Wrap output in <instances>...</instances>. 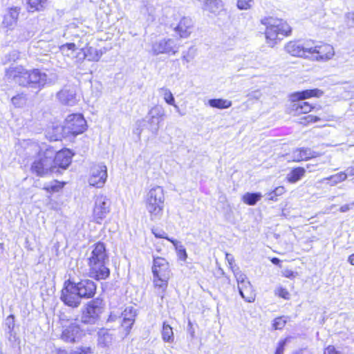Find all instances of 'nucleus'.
<instances>
[{"label":"nucleus","mask_w":354,"mask_h":354,"mask_svg":"<svg viewBox=\"0 0 354 354\" xmlns=\"http://www.w3.org/2000/svg\"><path fill=\"white\" fill-rule=\"evenodd\" d=\"M46 137L50 141L55 142L61 141L69 136L66 133V129L64 128V125H56L48 128Z\"/></svg>","instance_id":"nucleus-24"},{"label":"nucleus","mask_w":354,"mask_h":354,"mask_svg":"<svg viewBox=\"0 0 354 354\" xmlns=\"http://www.w3.org/2000/svg\"><path fill=\"white\" fill-rule=\"evenodd\" d=\"M284 50L292 57L308 59L309 46H305L298 40H291L287 42Z\"/></svg>","instance_id":"nucleus-15"},{"label":"nucleus","mask_w":354,"mask_h":354,"mask_svg":"<svg viewBox=\"0 0 354 354\" xmlns=\"http://www.w3.org/2000/svg\"><path fill=\"white\" fill-rule=\"evenodd\" d=\"M66 185V182L53 180L50 183L45 185L42 189L49 194L58 193L62 190Z\"/></svg>","instance_id":"nucleus-28"},{"label":"nucleus","mask_w":354,"mask_h":354,"mask_svg":"<svg viewBox=\"0 0 354 354\" xmlns=\"http://www.w3.org/2000/svg\"><path fill=\"white\" fill-rule=\"evenodd\" d=\"M288 321V317L284 315H280L276 317L272 321V329L273 330H283L287 322Z\"/></svg>","instance_id":"nucleus-34"},{"label":"nucleus","mask_w":354,"mask_h":354,"mask_svg":"<svg viewBox=\"0 0 354 354\" xmlns=\"http://www.w3.org/2000/svg\"><path fill=\"white\" fill-rule=\"evenodd\" d=\"M98 337L104 344L111 342L112 340V336L109 334L108 329L101 328L98 332Z\"/></svg>","instance_id":"nucleus-40"},{"label":"nucleus","mask_w":354,"mask_h":354,"mask_svg":"<svg viewBox=\"0 0 354 354\" xmlns=\"http://www.w3.org/2000/svg\"><path fill=\"white\" fill-rule=\"evenodd\" d=\"M164 98H165V100L166 101V102L168 103L169 104H171V105L174 104V98L171 92H169V91L166 92L165 93Z\"/></svg>","instance_id":"nucleus-48"},{"label":"nucleus","mask_w":354,"mask_h":354,"mask_svg":"<svg viewBox=\"0 0 354 354\" xmlns=\"http://www.w3.org/2000/svg\"><path fill=\"white\" fill-rule=\"evenodd\" d=\"M193 24L192 20L187 17H182L174 30L180 38H187L192 32Z\"/></svg>","instance_id":"nucleus-20"},{"label":"nucleus","mask_w":354,"mask_h":354,"mask_svg":"<svg viewBox=\"0 0 354 354\" xmlns=\"http://www.w3.org/2000/svg\"><path fill=\"white\" fill-rule=\"evenodd\" d=\"M276 296L285 300L290 299L291 295L288 290L284 287L279 286L274 291Z\"/></svg>","instance_id":"nucleus-38"},{"label":"nucleus","mask_w":354,"mask_h":354,"mask_svg":"<svg viewBox=\"0 0 354 354\" xmlns=\"http://www.w3.org/2000/svg\"><path fill=\"white\" fill-rule=\"evenodd\" d=\"M225 259L228 262L230 270L234 274L237 281H243V274L240 270L239 266L235 263L234 257L229 253L225 254Z\"/></svg>","instance_id":"nucleus-27"},{"label":"nucleus","mask_w":354,"mask_h":354,"mask_svg":"<svg viewBox=\"0 0 354 354\" xmlns=\"http://www.w3.org/2000/svg\"><path fill=\"white\" fill-rule=\"evenodd\" d=\"M137 316L136 310L132 306L126 307L121 313V322L118 326V333L122 337H127L131 332Z\"/></svg>","instance_id":"nucleus-11"},{"label":"nucleus","mask_w":354,"mask_h":354,"mask_svg":"<svg viewBox=\"0 0 354 354\" xmlns=\"http://www.w3.org/2000/svg\"><path fill=\"white\" fill-rule=\"evenodd\" d=\"M19 8H10L4 15L2 25L7 30H12L17 25L19 17Z\"/></svg>","instance_id":"nucleus-22"},{"label":"nucleus","mask_w":354,"mask_h":354,"mask_svg":"<svg viewBox=\"0 0 354 354\" xmlns=\"http://www.w3.org/2000/svg\"><path fill=\"white\" fill-rule=\"evenodd\" d=\"M97 286L89 279L75 281L71 279L64 281L60 290V300L71 308H77L82 299H93L97 294Z\"/></svg>","instance_id":"nucleus-1"},{"label":"nucleus","mask_w":354,"mask_h":354,"mask_svg":"<svg viewBox=\"0 0 354 354\" xmlns=\"http://www.w3.org/2000/svg\"><path fill=\"white\" fill-rule=\"evenodd\" d=\"M151 232L154 235L155 237L158 239H167L169 242H171L174 246H176L178 245V241L174 239L169 238L167 234L162 230L158 229V227H153L151 229Z\"/></svg>","instance_id":"nucleus-37"},{"label":"nucleus","mask_w":354,"mask_h":354,"mask_svg":"<svg viewBox=\"0 0 354 354\" xmlns=\"http://www.w3.org/2000/svg\"><path fill=\"white\" fill-rule=\"evenodd\" d=\"M74 153L68 148H62L55 152L52 158L54 173L60 172V169H66L71 164Z\"/></svg>","instance_id":"nucleus-12"},{"label":"nucleus","mask_w":354,"mask_h":354,"mask_svg":"<svg viewBox=\"0 0 354 354\" xmlns=\"http://www.w3.org/2000/svg\"><path fill=\"white\" fill-rule=\"evenodd\" d=\"M178 48L171 39H163L153 44L152 50L155 55L162 53L175 54Z\"/></svg>","instance_id":"nucleus-18"},{"label":"nucleus","mask_w":354,"mask_h":354,"mask_svg":"<svg viewBox=\"0 0 354 354\" xmlns=\"http://www.w3.org/2000/svg\"><path fill=\"white\" fill-rule=\"evenodd\" d=\"M350 209L349 205H344L342 206L339 209L340 212H344Z\"/></svg>","instance_id":"nucleus-53"},{"label":"nucleus","mask_w":354,"mask_h":354,"mask_svg":"<svg viewBox=\"0 0 354 354\" xmlns=\"http://www.w3.org/2000/svg\"><path fill=\"white\" fill-rule=\"evenodd\" d=\"M91 249L87 262H108L109 256L104 243L97 241L91 246Z\"/></svg>","instance_id":"nucleus-16"},{"label":"nucleus","mask_w":354,"mask_h":354,"mask_svg":"<svg viewBox=\"0 0 354 354\" xmlns=\"http://www.w3.org/2000/svg\"><path fill=\"white\" fill-rule=\"evenodd\" d=\"M306 174V169L303 167H295L291 169L286 177V180L290 183H295L300 180Z\"/></svg>","instance_id":"nucleus-25"},{"label":"nucleus","mask_w":354,"mask_h":354,"mask_svg":"<svg viewBox=\"0 0 354 354\" xmlns=\"http://www.w3.org/2000/svg\"><path fill=\"white\" fill-rule=\"evenodd\" d=\"M94 348L91 346H80L71 354H93Z\"/></svg>","instance_id":"nucleus-44"},{"label":"nucleus","mask_w":354,"mask_h":354,"mask_svg":"<svg viewBox=\"0 0 354 354\" xmlns=\"http://www.w3.org/2000/svg\"><path fill=\"white\" fill-rule=\"evenodd\" d=\"M161 334L164 342L171 343L174 341L173 328L165 322L162 324Z\"/></svg>","instance_id":"nucleus-32"},{"label":"nucleus","mask_w":354,"mask_h":354,"mask_svg":"<svg viewBox=\"0 0 354 354\" xmlns=\"http://www.w3.org/2000/svg\"><path fill=\"white\" fill-rule=\"evenodd\" d=\"M77 49V46L75 43L70 42V43H66L59 46V50L62 52V53L64 55H68L67 53H66V51L71 50L72 52H75Z\"/></svg>","instance_id":"nucleus-43"},{"label":"nucleus","mask_w":354,"mask_h":354,"mask_svg":"<svg viewBox=\"0 0 354 354\" xmlns=\"http://www.w3.org/2000/svg\"><path fill=\"white\" fill-rule=\"evenodd\" d=\"M290 339V337H287L279 340L276 347L274 354H283L285 351L286 344Z\"/></svg>","instance_id":"nucleus-42"},{"label":"nucleus","mask_w":354,"mask_h":354,"mask_svg":"<svg viewBox=\"0 0 354 354\" xmlns=\"http://www.w3.org/2000/svg\"><path fill=\"white\" fill-rule=\"evenodd\" d=\"M283 276L286 278L293 279L296 276V273L292 270H286L283 272Z\"/></svg>","instance_id":"nucleus-49"},{"label":"nucleus","mask_w":354,"mask_h":354,"mask_svg":"<svg viewBox=\"0 0 354 354\" xmlns=\"http://www.w3.org/2000/svg\"><path fill=\"white\" fill-rule=\"evenodd\" d=\"M179 243L176 246H174L178 258L180 260L185 261L187 258V254L185 248L183 245H178Z\"/></svg>","instance_id":"nucleus-45"},{"label":"nucleus","mask_w":354,"mask_h":354,"mask_svg":"<svg viewBox=\"0 0 354 354\" xmlns=\"http://www.w3.org/2000/svg\"><path fill=\"white\" fill-rule=\"evenodd\" d=\"M87 122L82 113H76L67 115L64 120V128L69 137H76L85 132L87 129Z\"/></svg>","instance_id":"nucleus-9"},{"label":"nucleus","mask_w":354,"mask_h":354,"mask_svg":"<svg viewBox=\"0 0 354 354\" xmlns=\"http://www.w3.org/2000/svg\"><path fill=\"white\" fill-rule=\"evenodd\" d=\"M292 104L289 108L290 113L293 115H300L307 114L312 111L315 107L307 102L292 100Z\"/></svg>","instance_id":"nucleus-21"},{"label":"nucleus","mask_w":354,"mask_h":354,"mask_svg":"<svg viewBox=\"0 0 354 354\" xmlns=\"http://www.w3.org/2000/svg\"><path fill=\"white\" fill-rule=\"evenodd\" d=\"M252 0H237V8L240 10H248L252 6Z\"/></svg>","instance_id":"nucleus-46"},{"label":"nucleus","mask_w":354,"mask_h":354,"mask_svg":"<svg viewBox=\"0 0 354 354\" xmlns=\"http://www.w3.org/2000/svg\"><path fill=\"white\" fill-rule=\"evenodd\" d=\"M164 201V192L161 187H156L149 190L146 199V208L151 219H156L162 215Z\"/></svg>","instance_id":"nucleus-7"},{"label":"nucleus","mask_w":354,"mask_h":354,"mask_svg":"<svg viewBox=\"0 0 354 354\" xmlns=\"http://www.w3.org/2000/svg\"><path fill=\"white\" fill-rule=\"evenodd\" d=\"M335 55L332 45L320 41L313 46H309L308 59L315 61L325 62L330 59Z\"/></svg>","instance_id":"nucleus-10"},{"label":"nucleus","mask_w":354,"mask_h":354,"mask_svg":"<svg viewBox=\"0 0 354 354\" xmlns=\"http://www.w3.org/2000/svg\"><path fill=\"white\" fill-rule=\"evenodd\" d=\"M151 272L153 287L156 294L162 299L165 297L169 281L173 275L169 263L163 257H153Z\"/></svg>","instance_id":"nucleus-4"},{"label":"nucleus","mask_w":354,"mask_h":354,"mask_svg":"<svg viewBox=\"0 0 354 354\" xmlns=\"http://www.w3.org/2000/svg\"><path fill=\"white\" fill-rule=\"evenodd\" d=\"M271 262L273 263V264H275V265H279L280 264V259H278L277 257H272L271 259H270Z\"/></svg>","instance_id":"nucleus-52"},{"label":"nucleus","mask_w":354,"mask_h":354,"mask_svg":"<svg viewBox=\"0 0 354 354\" xmlns=\"http://www.w3.org/2000/svg\"><path fill=\"white\" fill-rule=\"evenodd\" d=\"M88 277L97 281H105L110 277L111 270L107 262H87Z\"/></svg>","instance_id":"nucleus-14"},{"label":"nucleus","mask_w":354,"mask_h":354,"mask_svg":"<svg viewBox=\"0 0 354 354\" xmlns=\"http://www.w3.org/2000/svg\"><path fill=\"white\" fill-rule=\"evenodd\" d=\"M80 332V325L71 323L62 330L61 338L66 342H75Z\"/></svg>","instance_id":"nucleus-23"},{"label":"nucleus","mask_w":354,"mask_h":354,"mask_svg":"<svg viewBox=\"0 0 354 354\" xmlns=\"http://www.w3.org/2000/svg\"><path fill=\"white\" fill-rule=\"evenodd\" d=\"M319 156V153L312 151L310 148L299 147L293 150L291 161L293 162H306Z\"/></svg>","instance_id":"nucleus-17"},{"label":"nucleus","mask_w":354,"mask_h":354,"mask_svg":"<svg viewBox=\"0 0 354 354\" xmlns=\"http://www.w3.org/2000/svg\"><path fill=\"white\" fill-rule=\"evenodd\" d=\"M27 9L30 12H39L44 10L48 0H26Z\"/></svg>","instance_id":"nucleus-29"},{"label":"nucleus","mask_w":354,"mask_h":354,"mask_svg":"<svg viewBox=\"0 0 354 354\" xmlns=\"http://www.w3.org/2000/svg\"><path fill=\"white\" fill-rule=\"evenodd\" d=\"M243 274V281H237L239 290L241 297L248 302H253L256 298V293L249 281H246Z\"/></svg>","instance_id":"nucleus-19"},{"label":"nucleus","mask_w":354,"mask_h":354,"mask_svg":"<svg viewBox=\"0 0 354 354\" xmlns=\"http://www.w3.org/2000/svg\"><path fill=\"white\" fill-rule=\"evenodd\" d=\"M206 4L208 11L215 16L220 15L221 12L227 14V10L224 8V4L221 1L208 0Z\"/></svg>","instance_id":"nucleus-26"},{"label":"nucleus","mask_w":354,"mask_h":354,"mask_svg":"<svg viewBox=\"0 0 354 354\" xmlns=\"http://www.w3.org/2000/svg\"><path fill=\"white\" fill-rule=\"evenodd\" d=\"M53 155L54 148L52 146L44 144L39 146L36 158L30 166L31 172L40 177L54 173L52 164Z\"/></svg>","instance_id":"nucleus-5"},{"label":"nucleus","mask_w":354,"mask_h":354,"mask_svg":"<svg viewBox=\"0 0 354 354\" xmlns=\"http://www.w3.org/2000/svg\"><path fill=\"white\" fill-rule=\"evenodd\" d=\"M348 261L351 265L354 266V253L348 256Z\"/></svg>","instance_id":"nucleus-51"},{"label":"nucleus","mask_w":354,"mask_h":354,"mask_svg":"<svg viewBox=\"0 0 354 354\" xmlns=\"http://www.w3.org/2000/svg\"><path fill=\"white\" fill-rule=\"evenodd\" d=\"M319 120H320V118L319 116L313 115H305V116L302 117L300 119L299 122L302 125L306 126L310 124L317 122Z\"/></svg>","instance_id":"nucleus-39"},{"label":"nucleus","mask_w":354,"mask_h":354,"mask_svg":"<svg viewBox=\"0 0 354 354\" xmlns=\"http://www.w3.org/2000/svg\"><path fill=\"white\" fill-rule=\"evenodd\" d=\"M261 198L260 193L247 192L242 196V201L248 205H254Z\"/></svg>","instance_id":"nucleus-36"},{"label":"nucleus","mask_w":354,"mask_h":354,"mask_svg":"<svg viewBox=\"0 0 354 354\" xmlns=\"http://www.w3.org/2000/svg\"><path fill=\"white\" fill-rule=\"evenodd\" d=\"M105 310L103 299L97 297L85 304L81 311L82 321L86 324H95L101 318Z\"/></svg>","instance_id":"nucleus-6"},{"label":"nucleus","mask_w":354,"mask_h":354,"mask_svg":"<svg viewBox=\"0 0 354 354\" xmlns=\"http://www.w3.org/2000/svg\"><path fill=\"white\" fill-rule=\"evenodd\" d=\"M208 104L210 106L219 109H227L232 106L230 100L222 98L211 99L209 100Z\"/></svg>","instance_id":"nucleus-33"},{"label":"nucleus","mask_w":354,"mask_h":354,"mask_svg":"<svg viewBox=\"0 0 354 354\" xmlns=\"http://www.w3.org/2000/svg\"><path fill=\"white\" fill-rule=\"evenodd\" d=\"M316 91L317 90H304L301 92L295 93L292 95L296 97L298 100H304L315 95Z\"/></svg>","instance_id":"nucleus-41"},{"label":"nucleus","mask_w":354,"mask_h":354,"mask_svg":"<svg viewBox=\"0 0 354 354\" xmlns=\"http://www.w3.org/2000/svg\"><path fill=\"white\" fill-rule=\"evenodd\" d=\"M8 80L13 81L19 86L39 87L44 86L47 80V75L39 69L26 70L23 66L10 67L6 71Z\"/></svg>","instance_id":"nucleus-3"},{"label":"nucleus","mask_w":354,"mask_h":354,"mask_svg":"<svg viewBox=\"0 0 354 354\" xmlns=\"http://www.w3.org/2000/svg\"><path fill=\"white\" fill-rule=\"evenodd\" d=\"M118 319L117 313H115L113 311L111 312L107 317V322H115Z\"/></svg>","instance_id":"nucleus-50"},{"label":"nucleus","mask_w":354,"mask_h":354,"mask_svg":"<svg viewBox=\"0 0 354 354\" xmlns=\"http://www.w3.org/2000/svg\"><path fill=\"white\" fill-rule=\"evenodd\" d=\"M311 165H310V164H308V165H306V167H307V168H310V167Z\"/></svg>","instance_id":"nucleus-54"},{"label":"nucleus","mask_w":354,"mask_h":354,"mask_svg":"<svg viewBox=\"0 0 354 354\" xmlns=\"http://www.w3.org/2000/svg\"><path fill=\"white\" fill-rule=\"evenodd\" d=\"M323 354H342L335 346L328 345L324 348Z\"/></svg>","instance_id":"nucleus-47"},{"label":"nucleus","mask_w":354,"mask_h":354,"mask_svg":"<svg viewBox=\"0 0 354 354\" xmlns=\"http://www.w3.org/2000/svg\"><path fill=\"white\" fill-rule=\"evenodd\" d=\"M91 209V221L101 225L105 222L111 212V202L103 194L95 195L93 198Z\"/></svg>","instance_id":"nucleus-8"},{"label":"nucleus","mask_w":354,"mask_h":354,"mask_svg":"<svg viewBox=\"0 0 354 354\" xmlns=\"http://www.w3.org/2000/svg\"><path fill=\"white\" fill-rule=\"evenodd\" d=\"M107 179V168L103 164H93L90 167L88 183L91 186L100 188Z\"/></svg>","instance_id":"nucleus-13"},{"label":"nucleus","mask_w":354,"mask_h":354,"mask_svg":"<svg viewBox=\"0 0 354 354\" xmlns=\"http://www.w3.org/2000/svg\"><path fill=\"white\" fill-rule=\"evenodd\" d=\"M83 53V59H87L88 61H97L100 55L97 50L91 46H85L81 48Z\"/></svg>","instance_id":"nucleus-31"},{"label":"nucleus","mask_w":354,"mask_h":354,"mask_svg":"<svg viewBox=\"0 0 354 354\" xmlns=\"http://www.w3.org/2000/svg\"><path fill=\"white\" fill-rule=\"evenodd\" d=\"M260 23L265 27V41L270 47H274L283 39L292 35V28L285 19L267 16L263 17Z\"/></svg>","instance_id":"nucleus-2"},{"label":"nucleus","mask_w":354,"mask_h":354,"mask_svg":"<svg viewBox=\"0 0 354 354\" xmlns=\"http://www.w3.org/2000/svg\"><path fill=\"white\" fill-rule=\"evenodd\" d=\"M286 192V189L284 186L280 185L276 187L272 190L267 193L268 199L272 201H277L279 197L283 196Z\"/></svg>","instance_id":"nucleus-35"},{"label":"nucleus","mask_w":354,"mask_h":354,"mask_svg":"<svg viewBox=\"0 0 354 354\" xmlns=\"http://www.w3.org/2000/svg\"><path fill=\"white\" fill-rule=\"evenodd\" d=\"M347 178V174L344 171H340L333 175L324 178L322 180L327 181L330 186H335L344 182Z\"/></svg>","instance_id":"nucleus-30"}]
</instances>
